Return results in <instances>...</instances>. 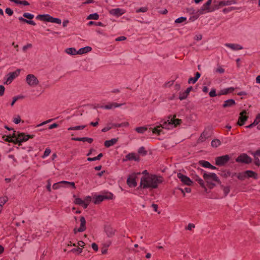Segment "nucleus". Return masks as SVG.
Instances as JSON below:
<instances>
[{
    "label": "nucleus",
    "mask_w": 260,
    "mask_h": 260,
    "mask_svg": "<svg viewBox=\"0 0 260 260\" xmlns=\"http://www.w3.org/2000/svg\"><path fill=\"white\" fill-rule=\"evenodd\" d=\"M246 178H252L254 179L257 178V174L254 171L247 170L245 171Z\"/></svg>",
    "instance_id": "nucleus-19"
},
{
    "label": "nucleus",
    "mask_w": 260,
    "mask_h": 260,
    "mask_svg": "<svg viewBox=\"0 0 260 260\" xmlns=\"http://www.w3.org/2000/svg\"><path fill=\"white\" fill-rule=\"evenodd\" d=\"M238 179L240 180H244L245 178H246V174H245V171L242 173H239L236 175Z\"/></svg>",
    "instance_id": "nucleus-41"
},
{
    "label": "nucleus",
    "mask_w": 260,
    "mask_h": 260,
    "mask_svg": "<svg viewBox=\"0 0 260 260\" xmlns=\"http://www.w3.org/2000/svg\"><path fill=\"white\" fill-rule=\"evenodd\" d=\"M203 177L210 188H213L215 186V182L220 184L221 182L217 175L214 173H204Z\"/></svg>",
    "instance_id": "nucleus-2"
},
{
    "label": "nucleus",
    "mask_w": 260,
    "mask_h": 260,
    "mask_svg": "<svg viewBox=\"0 0 260 260\" xmlns=\"http://www.w3.org/2000/svg\"><path fill=\"white\" fill-rule=\"evenodd\" d=\"M125 13V11L122 9L116 8L111 10V13L114 15L120 16Z\"/></svg>",
    "instance_id": "nucleus-20"
},
{
    "label": "nucleus",
    "mask_w": 260,
    "mask_h": 260,
    "mask_svg": "<svg viewBox=\"0 0 260 260\" xmlns=\"http://www.w3.org/2000/svg\"><path fill=\"white\" fill-rule=\"evenodd\" d=\"M80 226L79 229L75 228L74 229V232L76 234L77 232H82L86 230V220L84 217L82 216L80 217Z\"/></svg>",
    "instance_id": "nucleus-8"
},
{
    "label": "nucleus",
    "mask_w": 260,
    "mask_h": 260,
    "mask_svg": "<svg viewBox=\"0 0 260 260\" xmlns=\"http://www.w3.org/2000/svg\"><path fill=\"white\" fill-rule=\"evenodd\" d=\"M235 105V102L233 99H230L224 101V104H223V108H227L229 107H232Z\"/></svg>",
    "instance_id": "nucleus-25"
},
{
    "label": "nucleus",
    "mask_w": 260,
    "mask_h": 260,
    "mask_svg": "<svg viewBox=\"0 0 260 260\" xmlns=\"http://www.w3.org/2000/svg\"><path fill=\"white\" fill-rule=\"evenodd\" d=\"M117 142V139H112L110 140H107L104 142V145L106 147L108 148L114 145Z\"/></svg>",
    "instance_id": "nucleus-23"
},
{
    "label": "nucleus",
    "mask_w": 260,
    "mask_h": 260,
    "mask_svg": "<svg viewBox=\"0 0 260 260\" xmlns=\"http://www.w3.org/2000/svg\"><path fill=\"white\" fill-rule=\"evenodd\" d=\"M86 125H79L76 126H71L68 128V131H78L82 130L85 128Z\"/></svg>",
    "instance_id": "nucleus-30"
},
{
    "label": "nucleus",
    "mask_w": 260,
    "mask_h": 260,
    "mask_svg": "<svg viewBox=\"0 0 260 260\" xmlns=\"http://www.w3.org/2000/svg\"><path fill=\"white\" fill-rule=\"evenodd\" d=\"M104 200H111L113 198V194L110 192H105L102 194Z\"/></svg>",
    "instance_id": "nucleus-29"
},
{
    "label": "nucleus",
    "mask_w": 260,
    "mask_h": 260,
    "mask_svg": "<svg viewBox=\"0 0 260 260\" xmlns=\"http://www.w3.org/2000/svg\"><path fill=\"white\" fill-rule=\"evenodd\" d=\"M148 11V8L146 7H141L136 10L137 13H140V12H146Z\"/></svg>",
    "instance_id": "nucleus-55"
},
{
    "label": "nucleus",
    "mask_w": 260,
    "mask_h": 260,
    "mask_svg": "<svg viewBox=\"0 0 260 260\" xmlns=\"http://www.w3.org/2000/svg\"><path fill=\"white\" fill-rule=\"evenodd\" d=\"M225 45L233 50H239L243 49L242 46L237 44L226 43Z\"/></svg>",
    "instance_id": "nucleus-14"
},
{
    "label": "nucleus",
    "mask_w": 260,
    "mask_h": 260,
    "mask_svg": "<svg viewBox=\"0 0 260 260\" xmlns=\"http://www.w3.org/2000/svg\"><path fill=\"white\" fill-rule=\"evenodd\" d=\"M122 105H123V104H117L116 103H111L108 104L107 105H106L104 106V108L106 109H111L113 108L119 107Z\"/></svg>",
    "instance_id": "nucleus-21"
},
{
    "label": "nucleus",
    "mask_w": 260,
    "mask_h": 260,
    "mask_svg": "<svg viewBox=\"0 0 260 260\" xmlns=\"http://www.w3.org/2000/svg\"><path fill=\"white\" fill-rule=\"evenodd\" d=\"M115 230L108 228L106 230V233L108 237H112L115 234Z\"/></svg>",
    "instance_id": "nucleus-36"
},
{
    "label": "nucleus",
    "mask_w": 260,
    "mask_h": 260,
    "mask_svg": "<svg viewBox=\"0 0 260 260\" xmlns=\"http://www.w3.org/2000/svg\"><path fill=\"white\" fill-rule=\"evenodd\" d=\"M8 201V198L6 196L0 197V206L3 208V206Z\"/></svg>",
    "instance_id": "nucleus-38"
},
{
    "label": "nucleus",
    "mask_w": 260,
    "mask_h": 260,
    "mask_svg": "<svg viewBox=\"0 0 260 260\" xmlns=\"http://www.w3.org/2000/svg\"><path fill=\"white\" fill-rule=\"evenodd\" d=\"M222 7L221 6L219 5V2L217 4H214L213 6L212 7V9H213V11H214L216 10H218L220 8V7Z\"/></svg>",
    "instance_id": "nucleus-62"
},
{
    "label": "nucleus",
    "mask_w": 260,
    "mask_h": 260,
    "mask_svg": "<svg viewBox=\"0 0 260 260\" xmlns=\"http://www.w3.org/2000/svg\"><path fill=\"white\" fill-rule=\"evenodd\" d=\"M91 47L89 46H86L80 49L78 51V54H83L87 52H90L91 50Z\"/></svg>",
    "instance_id": "nucleus-26"
},
{
    "label": "nucleus",
    "mask_w": 260,
    "mask_h": 260,
    "mask_svg": "<svg viewBox=\"0 0 260 260\" xmlns=\"http://www.w3.org/2000/svg\"><path fill=\"white\" fill-rule=\"evenodd\" d=\"M23 16L26 18L29 19V20L32 19L34 17V15H32L30 13H24L23 14Z\"/></svg>",
    "instance_id": "nucleus-51"
},
{
    "label": "nucleus",
    "mask_w": 260,
    "mask_h": 260,
    "mask_svg": "<svg viewBox=\"0 0 260 260\" xmlns=\"http://www.w3.org/2000/svg\"><path fill=\"white\" fill-rule=\"evenodd\" d=\"M32 45L30 43H28L27 45L24 46L22 48V50L23 52H26L27 49L31 48L32 47Z\"/></svg>",
    "instance_id": "nucleus-56"
},
{
    "label": "nucleus",
    "mask_w": 260,
    "mask_h": 260,
    "mask_svg": "<svg viewBox=\"0 0 260 260\" xmlns=\"http://www.w3.org/2000/svg\"><path fill=\"white\" fill-rule=\"evenodd\" d=\"M176 115H173V117L171 118H170L171 124L172 125V127H176L177 126L180 125L181 122L182 120L180 119H176L175 118Z\"/></svg>",
    "instance_id": "nucleus-18"
},
{
    "label": "nucleus",
    "mask_w": 260,
    "mask_h": 260,
    "mask_svg": "<svg viewBox=\"0 0 260 260\" xmlns=\"http://www.w3.org/2000/svg\"><path fill=\"white\" fill-rule=\"evenodd\" d=\"M178 178L181 180V181L184 184L187 185H191L192 182L187 176L183 175L181 173H178Z\"/></svg>",
    "instance_id": "nucleus-10"
},
{
    "label": "nucleus",
    "mask_w": 260,
    "mask_h": 260,
    "mask_svg": "<svg viewBox=\"0 0 260 260\" xmlns=\"http://www.w3.org/2000/svg\"><path fill=\"white\" fill-rule=\"evenodd\" d=\"M195 228V225L193 223H189L188 225L185 228L186 230H191L192 229Z\"/></svg>",
    "instance_id": "nucleus-63"
},
{
    "label": "nucleus",
    "mask_w": 260,
    "mask_h": 260,
    "mask_svg": "<svg viewBox=\"0 0 260 260\" xmlns=\"http://www.w3.org/2000/svg\"><path fill=\"white\" fill-rule=\"evenodd\" d=\"M50 22L55 23L57 24H61V19L59 18H53V17L51 16Z\"/></svg>",
    "instance_id": "nucleus-47"
},
{
    "label": "nucleus",
    "mask_w": 260,
    "mask_h": 260,
    "mask_svg": "<svg viewBox=\"0 0 260 260\" xmlns=\"http://www.w3.org/2000/svg\"><path fill=\"white\" fill-rule=\"evenodd\" d=\"M211 136L210 129H205L201 134L200 137L197 140L198 143H201L205 142Z\"/></svg>",
    "instance_id": "nucleus-7"
},
{
    "label": "nucleus",
    "mask_w": 260,
    "mask_h": 260,
    "mask_svg": "<svg viewBox=\"0 0 260 260\" xmlns=\"http://www.w3.org/2000/svg\"><path fill=\"white\" fill-rule=\"evenodd\" d=\"M246 111H243L240 113V115L237 122V124L239 126H242L245 124L247 121L248 117L246 115Z\"/></svg>",
    "instance_id": "nucleus-9"
},
{
    "label": "nucleus",
    "mask_w": 260,
    "mask_h": 260,
    "mask_svg": "<svg viewBox=\"0 0 260 260\" xmlns=\"http://www.w3.org/2000/svg\"><path fill=\"white\" fill-rule=\"evenodd\" d=\"M51 16L49 14L38 15L36 17V19L42 21L50 22Z\"/></svg>",
    "instance_id": "nucleus-16"
},
{
    "label": "nucleus",
    "mask_w": 260,
    "mask_h": 260,
    "mask_svg": "<svg viewBox=\"0 0 260 260\" xmlns=\"http://www.w3.org/2000/svg\"><path fill=\"white\" fill-rule=\"evenodd\" d=\"M221 142L220 140L218 139H213L211 141V146L213 147H214V148L218 147V146L221 145Z\"/></svg>",
    "instance_id": "nucleus-27"
},
{
    "label": "nucleus",
    "mask_w": 260,
    "mask_h": 260,
    "mask_svg": "<svg viewBox=\"0 0 260 260\" xmlns=\"http://www.w3.org/2000/svg\"><path fill=\"white\" fill-rule=\"evenodd\" d=\"M209 95L210 97H215L216 96V90L215 89H212L211 91L209 92Z\"/></svg>",
    "instance_id": "nucleus-64"
},
{
    "label": "nucleus",
    "mask_w": 260,
    "mask_h": 260,
    "mask_svg": "<svg viewBox=\"0 0 260 260\" xmlns=\"http://www.w3.org/2000/svg\"><path fill=\"white\" fill-rule=\"evenodd\" d=\"M74 198H75L74 203L76 205H81L82 204L84 203V201L82 200L81 199L79 198H76L75 195H74Z\"/></svg>",
    "instance_id": "nucleus-40"
},
{
    "label": "nucleus",
    "mask_w": 260,
    "mask_h": 260,
    "mask_svg": "<svg viewBox=\"0 0 260 260\" xmlns=\"http://www.w3.org/2000/svg\"><path fill=\"white\" fill-rule=\"evenodd\" d=\"M188 96V94L185 92H180L179 93V99L181 101L185 99Z\"/></svg>",
    "instance_id": "nucleus-49"
},
{
    "label": "nucleus",
    "mask_w": 260,
    "mask_h": 260,
    "mask_svg": "<svg viewBox=\"0 0 260 260\" xmlns=\"http://www.w3.org/2000/svg\"><path fill=\"white\" fill-rule=\"evenodd\" d=\"M127 185L129 187H136L137 185L136 178L133 177H129L127 178L126 181Z\"/></svg>",
    "instance_id": "nucleus-17"
},
{
    "label": "nucleus",
    "mask_w": 260,
    "mask_h": 260,
    "mask_svg": "<svg viewBox=\"0 0 260 260\" xmlns=\"http://www.w3.org/2000/svg\"><path fill=\"white\" fill-rule=\"evenodd\" d=\"M221 188L223 189V191L224 192V197H226L230 191V187L229 186H224L223 185H221Z\"/></svg>",
    "instance_id": "nucleus-43"
},
{
    "label": "nucleus",
    "mask_w": 260,
    "mask_h": 260,
    "mask_svg": "<svg viewBox=\"0 0 260 260\" xmlns=\"http://www.w3.org/2000/svg\"><path fill=\"white\" fill-rule=\"evenodd\" d=\"M71 140L75 141L87 142L89 143H91L93 141V139L92 138L88 137L72 138Z\"/></svg>",
    "instance_id": "nucleus-15"
},
{
    "label": "nucleus",
    "mask_w": 260,
    "mask_h": 260,
    "mask_svg": "<svg viewBox=\"0 0 260 260\" xmlns=\"http://www.w3.org/2000/svg\"><path fill=\"white\" fill-rule=\"evenodd\" d=\"M66 52L70 55H75L78 54V51L74 48H69L66 50Z\"/></svg>",
    "instance_id": "nucleus-28"
},
{
    "label": "nucleus",
    "mask_w": 260,
    "mask_h": 260,
    "mask_svg": "<svg viewBox=\"0 0 260 260\" xmlns=\"http://www.w3.org/2000/svg\"><path fill=\"white\" fill-rule=\"evenodd\" d=\"M11 2H14L17 4H22L24 6H28L29 3L26 1H20V0H10Z\"/></svg>",
    "instance_id": "nucleus-35"
},
{
    "label": "nucleus",
    "mask_w": 260,
    "mask_h": 260,
    "mask_svg": "<svg viewBox=\"0 0 260 260\" xmlns=\"http://www.w3.org/2000/svg\"><path fill=\"white\" fill-rule=\"evenodd\" d=\"M200 76H201V74L199 72H196V73L195 74V77L189 78L188 80V83L189 84L195 83L197 81L198 79L200 77Z\"/></svg>",
    "instance_id": "nucleus-24"
},
{
    "label": "nucleus",
    "mask_w": 260,
    "mask_h": 260,
    "mask_svg": "<svg viewBox=\"0 0 260 260\" xmlns=\"http://www.w3.org/2000/svg\"><path fill=\"white\" fill-rule=\"evenodd\" d=\"M19 74V71L18 70L16 72H13L9 73L8 75V77L7 78V79L6 81L5 82V84H10L12 81L17 77Z\"/></svg>",
    "instance_id": "nucleus-12"
},
{
    "label": "nucleus",
    "mask_w": 260,
    "mask_h": 260,
    "mask_svg": "<svg viewBox=\"0 0 260 260\" xmlns=\"http://www.w3.org/2000/svg\"><path fill=\"white\" fill-rule=\"evenodd\" d=\"M159 125L161 126V128L167 129H170L173 128L170 119L167 121L161 120V123Z\"/></svg>",
    "instance_id": "nucleus-13"
},
{
    "label": "nucleus",
    "mask_w": 260,
    "mask_h": 260,
    "mask_svg": "<svg viewBox=\"0 0 260 260\" xmlns=\"http://www.w3.org/2000/svg\"><path fill=\"white\" fill-rule=\"evenodd\" d=\"M135 130L138 133L144 134L147 130V127L146 126L137 127Z\"/></svg>",
    "instance_id": "nucleus-34"
},
{
    "label": "nucleus",
    "mask_w": 260,
    "mask_h": 260,
    "mask_svg": "<svg viewBox=\"0 0 260 260\" xmlns=\"http://www.w3.org/2000/svg\"><path fill=\"white\" fill-rule=\"evenodd\" d=\"M132 160L139 161L140 160V157L138 155L135 153H129L125 156V158L123 159V161Z\"/></svg>",
    "instance_id": "nucleus-11"
},
{
    "label": "nucleus",
    "mask_w": 260,
    "mask_h": 260,
    "mask_svg": "<svg viewBox=\"0 0 260 260\" xmlns=\"http://www.w3.org/2000/svg\"><path fill=\"white\" fill-rule=\"evenodd\" d=\"M161 126L157 125L154 128H153L152 130V133L155 134H157V135H160L161 133L162 132V129L160 128Z\"/></svg>",
    "instance_id": "nucleus-31"
},
{
    "label": "nucleus",
    "mask_w": 260,
    "mask_h": 260,
    "mask_svg": "<svg viewBox=\"0 0 260 260\" xmlns=\"http://www.w3.org/2000/svg\"><path fill=\"white\" fill-rule=\"evenodd\" d=\"M24 135L25 134L23 133H20L18 135V139H19V140H20L19 141L21 143H22V142H23V138H24Z\"/></svg>",
    "instance_id": "nucleus-57"
},
{
    "label": "nucleus",
    "mask_w": 260,
    "mask_h": 260,
    "mask_svg": "<svg viewBox=\"0 0 260 260\" xmlns=\"http://www.w3.org/2000/svg\"><path fill=\"white\" fill-rule=\"evenodd\" d=\"M237 3L236 0L221 1L219 2V5L222 7L235 4Z\"/></svg>",
    "instance_id": "nucleus-22"
},
{
    "label": "nucleus",
    "mask_w": 260,
    "mask_h": 260,
    "mask_svg": "<svg viewBox=\"0 0 260 260\" xmlns=\"http://www.w3.org/2000/svg\"><path fill=\"white\" fill-rule=\"evenodd\" d=\"M62 182L63 183V185H66L67 187H72L73 188L75 189L76 186L74 182H68L66 181H62Z\"/></svg>",
    "instance_id": "nucleus-32"
},
{
    "label": "nucleus",
    "mask_w": 260,
    "mask_h": 260,
    "mask_svg": "<svg viewBox=\"0 0 260 260\" xmlns=\"http://www.w3.org/2000/svg\"><path fill=\"white\" fill-rule=\"evenodd\" d=\"M234 88L233 87H230L228 88L224 89L222 90H221V92L219 94V95H226L228 94L229 93L232 92L234 91Z\"/></svg>",
    "instance_id": "nucleus-33"
},
{
    "label": "nucleus",
    "mask_w": 260,
    "mask_h": 260,
    "mask_svg": "<svg viewBox=\"0 0 260 260\" xmlns=\"http://www.w3.org/2000/svg\"><path fill=\"white\" fill-rule=\"evenodd\" d=\"M199 164L202 167L206 168H209L211 166V165L210 164V163L206 160H201V161H200Z\"/></svg>",
    "instance_id": "nucleus-37"
},
{
    "label": "nucleus",
    "mask_w": 260,
    "mask_h": 260,
    "mask_svg": "<svg viewBox=\"0 0 260 260\" xmlns=\"http://www.w3.org/2000/svg\"><path fill=\"white\" fill-rule=\"evenodd\" d=\"M195 180L200 184L201 187L205 188V184L203 179L197 176H196Z\"/></svg>",
    "instance_id": "nucleus-44"
},
{
    "label": "nucleus",
    "mask_w": 260,
    "mask_h": 260,
    "mask_svg": "<svg viewBox=\"0 0 260 260\" xmlns=\"http://www.w3.org/2000/svg\"><path fill=\"white\" fill-rule=\"evenodd\" d=\"M5 12L9 16H12L13 14V11L9 8H6Z\"/></svg>",
    "instance_id": "nucleus-60"
},
{
    "label": "nucleus",
    "mask_w": 260,
    "mask_h": 260,
    "mask_svg": "<svg viewBox=\"0 0 260 260\" xmlns=\"http://www.w3.org/2000/svg\"><path fill=\"white\" fill-rule=\"evenodd\" d=\"M163 182L162 177L153 174L148 177H142L139 187L142 189H155L157 188Z\"/></svg>",
    "instance_id": "nucleus-1"
},
{
    "label": "nucleus",
    "mask_w": 260,
    "mask_h": 260,
    "mask_svg": "<svg viewBox=\"0 0 260 260\" xmlns=\"http://www.w3.org/2000/svg\"><path fill=\"white\" fill-rule=\"evenodd\" d=\"M237 162L243 163L245 164H249L251 162V158L246 153H242L240 154L236 159Z\"/></svg>",
    "instance_id": "nucleus-5"
},
{
    "label": "nucleus",
    "mask_w": 260,
    "mask_h": 260,
    "mask_svg": "<svg viewBox=\"0 0 260 260\" xmlns=\"http://www.w3.org/2000/svg\"><path fill=\"white\" fill-rule=\"evenodd\" d=\"M12 138H13V141L12 142V143H13L15 144H18L19 146H21L22 145L21 143H20V142L19 141L20 140H19V139H18V137H16L15 136L14 134H13V136H12Z\"/></svg>",
    "instance_id": "nucleus-45"
},
{
    "label": "nucleus",
    "mask_w": 260,
    "mask_h": 260,
    "mask_svg": "<svg viewBox=\"0 0 260 260\" xmlns=\"http://www.w3.org/2000/svg\"><path fill=\"white\" fill-rule=\"evenodd\" d=\"M34 137V135H24V138L23 139V142H26L29 139H32Z\"/></svg>",
    "instance_id": "nucleus-54"
},
{
    "label": "nucleus",
    "mask_w": 260,
    "mask_h": 260,
    "mask_svg": "<svg viewBox=\"0 0 260 260\" xmlns=\"http://www.w3.org/2000/svg\"><path fill=\"white\" fill-rule=\"evenodd\" d=\"M142 174L143 175L142 177H148L149 176H151L153 174H150L147 170H144L142 172Z\"/></svg>",
    "instance_id": "nucleus-61"
},
{
    "label": "nucleus",
    "mask_w": 260,
    "mask_h": 260,
    "mask_svg": "<svg viewBox=\"0 0 260 260\" xmlns=\"http://www.w3.org/2000/svg\"><path fill=\"white\" fill-rule=\"evenodd\" d=\"M26 82L28 85L35 87L38 85L39 81L34 74H28L26 77Z\"/></svg>",
    "instance_id": "nucleus-4"
},
{
    "label": "nucleus",
    "mask_w": 260,
    "mask_h": 260,
    "mask_svg": "<svg viewBox=\"0 0 260 260\" xmlns=\"http://www.w3.org/2000/svg\"><path fill=\"white\" fill-rule=\"evenodd\" d=\"M99 15L97 13L90 14L88 16V19L98 20L99 19Z\"/></svg>",
    "instance_id": "nucleus-48"
},
{
    "label": "nucleus",
    "mask_w": 260,
    "mask_h": 260,
    "mask_svg": "<svg viewBox=\"0 0 260 260\" xmlns=\"http://www.w3.org/2000/svg\"><path fill=\"white\" fill-rule=\"evenodd\" d=\"M186 20V18L184 17H181L175 20V23H181L182 22H185Z\"/></svg>",
    "instance_id": "nucleus-50"
},
{
    "label": "nucleus",
    "mask_w": 260,
    "mask_h": 260,
    "mask_svg": "<svg viewBox=\"0 0 260 260\" xmlns=\"http://www.w3.org/2000/svg\"><path fill=\"white\" fill-rule=\"evenodd\" d=\"M230 157L229 155H225L217 157L215 158V164L217 166H223L230 160Z\"/></svg>",
    "instance_id": "nucleus-6"
},
{
    "label": "nucleus",
    "mask_w": 260,
    "mask_h": 260,
    "mask_svg": "<svg viewBox=\"0 0 260 260\" xmlns=\"http://www.w3.org/2000/svg\"><path fill=\"white\" fill-rule=\"evenodd\" d=\"M104 199L103 198V197L102 195H99L95 197V200L94 201V203L95 204H98L102 202L103 201H104Z\"/></svg>",
    "instance_id": "nucleus-39"
},
{
    "label": "nucleus",
    "mask_w": 260,
    "mask_h": 260,
    "mask_svg": "<svg viewBox=\"0 0 260 260\" xmlns=\"http://www.w3.org/2000/svg\"><path fill=\"white\" fill-rule=\"evenodd\" d=\"M51 153V150L49 148H46L44 152L43 158L48 156Z\"/></svg>",
    "instance_id": "nucleus-53"
},
{
    "label": "nucleus",
    "mask_w": 260,
    "mask_h": 260,
    "mask_svg": "<svg viewBox=\"0 0 260 260\" xmlns=\"http://www.w3.org/2000/svg\"><path fill=\"white\" fill-rule=\"evenodd\" d=\"M215 72L220 74H223L224 72V69L221 66H218L217 68L215 70Z\"/></svg>",
    "instance_id": "nucleus-52"
},
{
    "label": "nucleus",
    "mask_w": 260,
    "mask_h": 260,
    "mask_svg": "<svg viewBox=\"0 0 260 260\" xmlns=\"http://www.w3.org/2000/svg\"><path fill=\"white\" fill-rule=\"evenodd\" d=\"M71 252L73 253L77 252L78 253H81L82 252V249L78 247V248L72 249Z\"/></svg>",
    "instance_id": "nucleus-58"
},
{
    "label": "nucleus",
    "mask_w": 260,
    "mask_h": 260,
    "mask_svg": "<svg viewBox=\"0 0 260 260\" xmlns=\"http://www.w3.org/2000/svg\"><path fill=\"white\" fill-rule=\"evenodd\" d=\"M212 2V0H208V1L202 6L201 9L198 11L197 15L195 17V19H197L201 15L213 12V9H212V7H211Z\"/></svg>",
    "instance_id": "nucleus-3"
},
{
    "label": "nucleus",
    "mask_w": 260,
    "mask_h": 260,
    "mask_svg": "<svg viewBox=\"0 0 260 260\" xmlns=\"http://www.w3.org/2000/svg\"><path fill=\"white\" fill-rule=\"evenodd\" d=\"M50 22L55 23L57 24H61V19L59 18H53V17L51 16Z\"/></svg>",
    "instance_id": "nucleus-46"
},
{
    "label": "nucleus",
    "mask_w": 260,
    "mask_h": 260,
    "mask_svg": "<svg viewBox=\"0 0 260 260\" xmlns=\"http://www.w3.org/2000/svg\"><path fill=\"white\" fill-rule=\"evenodd\" d=\"M21 121L20 116L18 115L16 117L14 118L13 122L16 124H18Z\"/></svg>",
    "instance_id": "nucleus-59"
},
{
    "label": "nucleus",
    "mask_w": 260,
    "mask_h": 260,
    "mask_svg": "<svg viewBox=\"0 0 260 260\" xmlns=\"http://www.w3.org/2000/svg\"><path fill=\"white\" fill-rule=\"evenodd\" d=\"M63 183L62 182V181H61L59 182L54 183L53 185L52 188L53 189H57L59 188L60 187H63Z\"/></svg>",
    "instance_id": "nucleus-42"
}]
</instances>
